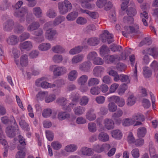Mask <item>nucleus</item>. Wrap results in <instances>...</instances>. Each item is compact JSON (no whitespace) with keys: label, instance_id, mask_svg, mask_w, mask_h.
Wrapping results in <instances>:
<instances>
[{"label":"nucleus","instance_id":"obj_1","mask_svg":"<svg viewBox=\"0 0 158 158\" xmlns=\"http://www.w3.org/2000/svg\"><path fill=\"white\" fill-rule=\"evenodd\" d=\"M59 12L61 15L66 14L72 9V6L71 3L68 0L59 2L58 4Z\"/></svg>","mask_w":158,"mask_h":158},{"label":"nucleus","instance_id":"obj_2","mask_svg":"<svg viewBox=\"0 0 158 158\" xmlns=\"http://www.w3.org/2000/svg\"><path fill=\"white\" fill-rule=\"evenodd\" d=\"M49 69L53 71V75L56 77L60 76L67 72V69L65 67L57 66L55 65L51 66Z\"/></svg>","mask_w":158,"mask_h":158},{"label":"nucleus","instance_id":"obj_3","mask_svg":"<svg viewBox=\"0 0 158 158\" xmlns=\"http://www.w3.org/2000/svg\"><path fill=\"white\" fill-rule=\"evenodd\" d=\"M100 39L103 42H107L109 44L114 41L113 36L107 30H104L103 33L100 36Z\"/></svg>","mask_w":158,"mask_h":158},{"label":"nucleus","instance_id":"obj_4","mask_svg":"<svg viewBox=\"0 0 158 158\" xmlns=\"http://www.w3.org/2000/svg\"><path fill=\"white\" fill-rule=\"evenodd\" d=\"M28 12V10L27 7H22L19 10H15L14 13V15L16 17L21 18L20 19V21L22 22L25 20L24 16L26 14H27Z\"/></svg>","mask_w":158,"mask_h":158},{"label":"nucleus","instance_id":"obj_5","mask_svg":"<svg viewBox=\"0 0 158 158\" xmlns=\"http://www.w3.org/2000/svg\"><path fill=\"white\" fill-rule=\"evenodd\" d=\"M110 147L109 144L104 143L101 145L97 144L94 146L93 149L95 152L100 153L104 151L108 150Z\"/></svg>","mask_w":158,"mask_h":158},{"label":"nucleus","instance_id":"obj_6","mask_svg":"<svg viewBox=\"0 0 158 158\" xmlns=\"http://www.w3.org/2000/svg\"><path fill=\"white\" fill-rule=\"evenodd\" d=\"M108 101L114 102L118 106L120 107L123 106L125 105L124 100L117 96H113L110 97L108 98Z\"/></svg>","mask_w":158,"mask_h":158},{"label":"nucleus","instance_id":"obj_7","mask_svg":"<svg viewBox=\"0 0 158 158\" xmlns=\"http://www.w3.org/2000/svg\"><path fill=\"white\" fill-rule=\"evenodd\" d=\"M131 6L128 7L126 10V13L128 16L133 17L137 14L136 7L134 2H131Z\"/></svg>","mask_w":158,"mask_h":158},{"label":"nucleus","instance_id":"obj_8","mask_svg":"<svg viewBox=\"0 0 158 158\" xmlns=\"http://www.w3.org/2000/svg\"><path fill=\"white\" fill-rule=\"evenodd\" d=\"M6 132L9 137L12 138L15 135L16 133H18L19 130L17 128L15 129L14 127L10 126L6 128Z\"/></svg>","mask_w":158,"mask_h":158},{"label":"nucleus","instance_id":"obj_9","mask_svg":"<svg viewBox=\"0 0 158 158\" xmlns=\"http://www.w3.org/2000/svg\"><path fill=\"white\" fill-rule=\"evenodd\" d=\"M14 25V21L11 19L7 20L3 24V29L6 31H10L12 29Z\"/></svg>","mask_w":158,"mask_h":158},{"label":"nucleus","instance_id":"obj_10","mask_svg":"<svg viewBox=\"0 0 158 158\" xmlns=\"http://www.w3.org/2000/svg\"><path fill=\"white\" fill-rule=\"evenodd\" d=\"M19 47L21 51H23L25 50L29 51L32 47V43L31 41H26L20 43L19 45Z\"/></svg>","mask_w":158,"mask_h":158},{"label":"nucleus","instance_id":"obj_11","mask_svg":"<svg viewBox=\"0 0 158 158\" xmlns=\"http://www.w3.org/2000/svg\"><path fill=\"white\" fill-rule=\"evenodd\" d=\"M91 65V63L90 61H85L79 65V69L82 71L87 72L89 70Z\"/></svg>","mask_w":158,"mask_h":158},{"label":"nucleus","instance_id":"obj_12","mask_svg":"<svg viewBox=\"0 0 158 158\" xmlns=\"http://www.w3.org/2000/svg\"><path fill=\"white\" fill-rule=\"evenodd\" d=\"M103 124L105 128L109 130L113 129L114 127V123L111 119H105L103 121Z\"/></svg>","mask_w":158,"mask_h":158},{"label":"nucleus","instance_id":"obj_13","mask_svg":"<svg viewBox=\"0 0 158 158\" xmlns=\"http://www.w3.org/2000/svg\"><path fill=\"white\" fill-rule=\"evenodd\" d=\"M104 71V68L100 66H96L93 70V73L96 77H101L102 73Z\"/></svg>","mask_w":158,"mask_h":158},{"label":"nucleus","instance_id":"obj_14","mask_svg":"<svg viewBox=\"0 0 158 158\" xmlns=\"http://www.w3.org/2000/svg\"><path fill=\"white\" fill-rule=\"evenodd\" d=\"M56 103L59 105L63 106V110L69 111L70 109L66 105L67 103L66 99L64 97H60L58 98L56 100Z\"/></svg>","mask_w":158,"mask_h":158},{"label":"nucleus","instance_id":"obj_15","mask_svg":"<svg viewBox=\"0 0 158 158\" xmlns=\"http://www.w3.org/2000/svg\"><path fill=\"white\" fill-rule=\"evenodd\" d=\"M17 148L19 151L16 155V158H24L25 156L26 148L25 146H18Z\"/></svg>","mask_w":158,"mask_h":158},{"label":"nucleus","instance_id":"obj_16","mask_svg":"<svg viewBox=\"0 0 158 158\" xmlns=\"http://www.w3.org/2000/svg\"><path fill=\"white\" fill-rule=\"evenodd\" d=\"M125 29L127 30L128 34L137 33L139 31V26L138 25L135 24L133 26L125 27Z\"/></svg>","mask_w":158,"mask_h":158},{"label":"nucleus","instance_id":"obj_17","mask_svg":"<svg viewBox=\"0 0 158 158\" xmlns=\"http://www.w3.org/2000/svg\"><path fill=\"white\" fill-rule=\"evenodd\" d=\"M85 117L86 119L90 121L95 120L96 118V115L94 112V109H90L88 110L86 114Z\"/></svg>","mask_w":158,"mask_h":158},{"label":"nucleus","instance_id":"obj_18","mask_svg":"<svg viewBox=\"0 0 158 158\" xmlns=\"http://www.w3.org/2000/svg\"><path fill=\"white\" fill-rule=\"evenodd\" d=\"M19 39L17 36L15 35L10 36L7 39L8 44L10 45H14L18 43Z\"/></svg>","mask_w":158,"mask_h":158},{"label":"nucleus","instance_id":"obj_19","mask_svg":"<svg viewBox=\"0 0 158 158\" xmlns=\"http://www.w3.org/2000/svg\"><path fill=\"white\" fill-rule=\"evenodd\" d=\"M85 41L87 42L88 44L91 46H95L98 44L99 43V40L96 37L90 38L88 39H85Z\"/></svg>","mask_w":158,"mask_h":158},{"label":"nucleus","instance_id":"obj_20","mask_svg":"<svg viewBox=\"0 0 158 158\" xmlns=\"http://www.w3.org/2000/svg\"><path fill=\"white\" fill-rule=\"evenodd\" d=\"M40 26V25L39 22L34 21L27 27V30L29 31H32L37 29Z\"/></svg>","mask_w":158,"mask_h":158},{"label":"nucleus","instance_id":"obj_21","mask_svg":"<svg viewBox=\"0 0 158 158\" xmlns=\"http://www.w3.org/2000/svg\"><path fill=\"white\" fill-rule=\"evenodd\" d=\"M88 79V76L86 75H83L80 76L78 79L77 82L79 85L82 86L86 83Z\"/></svg>","mask_w":158,"mask_h":158},{"label":"nucleus","instance_id":"obj_22","mask_svg":"<svg viewBox=\"0 0 158 158\" xmlns=\"http://www.w3.org/2000/svg\"><path fill=\"white\" fill-rule=\"evenodd\" d=\"M78 13L76 11H72L69 13L66 17L67 19L69 21L74 20L77 17Z\"/></svg>","mask_w":158,"mask_h":158},{"label":"nucleus","instance_id":"obj_23","mask_svg":"<svg viewBox=\"0 0 158 158\" xmlns=\"http://www.w3.org/2000/svg\"><path fill=\"white\" fill-rule=\"evenodd\" d=\"M48 95L47 92H39L36 96L35 100L37 102H39L43 100L44 98Z\"/></svg>","mask_w":158,"mask_h":158},{"label":"nucleus","instance_id":"obj_24","mask_svg":"<svg viewBox=\"0 0 158 158\" xmlns=\"http://www.w3.org/2000/svg\"><path fill=\"white\" fill-rule=\"evenodd\" d=\"M56 34L55 30L50 29L47 30L45 33V37L49 40H53V37Z\"/></svg>","mask_w":158,"mask_h":158},{"label":"nucleus","instance_id":"obj_25","mask_svg":"<svg viewBox=\"0 0 158 158\" xmlns=\"http://www.w3.org/2000/svg\"><path fill=\"white\" fill-rule=\"evenodd\" d=\"M20 63L22 66H26L28 65V59L27 55L26 54H23L20 57Z\"/></svg>","mask_w":158,"mask_h":158},{"label":"nucleus","instance_id":"obj_26","mask_svg":"<svg viewBox=\"0 0 158 158\" xmlns=\"http://www.w3.org/2000/svg\"><path fill=\"white\" fill-rule=\"evenodd\" d=\"M85 110V109L84 107L80 106H77L73 109L74 114L78 116H80L83 114Z\"/></svg>","mask_w":158,"mask_h":158},{"label":"nucleus","instance_id":"obj_27","mask_svg":"<svg viewBox=\"0 0 158 158\" xmlns=\"http://www.w3.org/2000/svg\"><path fill=\"white\" fill-rule=\"evenodd\" d=\"M70 116V114L66 112L60 111L58 113L57 118L59 120L62 121L68 118Z\"/></svg>","mask_w":158,"mask_h":158},{"label":"nucleus","instance_id":"obj_28","mask_svg":"<svg viewBox=\"0 0 158 158\" xmlns=\"http://www.w3.org/2000/svg\"><path fill=\"white\" fill-rule=\"evenodd\" d=\"M100 82L99 80L96 78L91 77L90 78L87 82L89 86L90 87L98 85Z\"/></svg>","mask_w":158,"mask_h":158},{"label":"nucleus","instance_id":"obj_29","mask_svg":"<svg viewBox=\"0 0 158 158\" xmlns=\"http://www.w3.org/2000/svg\"><path fill=\"white\" fill-rule=\"evenodd\" d=\"M98 138L101 141L105 142L109 140V136L106 133L101 132L98 135Z\"/></svg>","mask_w":158,"mask_h":158},{"label":"nucleus","instance_id":"obj_30","mask_svg":"<svg viewBox=\"0 0 158 158\" xmlns=\"http://www.w3.org/2000/svg\"><path fill=\"white\" fill-rule=\"evenodd\" d=\"M112 136L115 139H119L122 137V134L120 130H115L111 131Z\"/></svg>","mask_w":158,"mask_h":158},{"label":"nucleus","instance_id":"obj_31","mask_svg":"<svg viewBox=\"0 0 158 158\" xmlns=\"http://www.w3.org/2000/svg\"><path fill=\"white\" fill-rule=\"evenodd\" d=\"M52 50L53 52L56 53H62L65 52L64 48L60 45H57L53 47Z\"/></svg>","mask_w":158,"mask_h":158},{"label":"nucleus","instance_id":"obj_32","mask_svg":"<svg viewBox=\"0 0 158 158\" xmlns=\"http://www.w3.org/2000/svg\"><path fill=\"white\" fill-rule=\"evenodd\" d=\"M83 55L79 54L74 56L72 59L73 64H76L82 61L84 59Z\"/></svg>","mask_w":158,"mask_h":158},{"label":"nucleus","instance_id":"obj_33","mask_svg":"<svg viewBox=\"0 0 158 158\" xmlns=\"http://www.w3.org/2000/svg\"><path fill=\"white\" fill-rule=\"evenodd\" d=\"M77 75L78 73L76 70H72L69 73L68 79L70 81H73L77 78Z\"/></svg>","mask_w":158,"mask_h":158},{"label":"nucleus","instance_id":"obj_34","mask_svg":"<svg viewBox=\"0 0 158 158\" xmlns=\"http://www.w3.org/2000/svg\"><path fill=\"white\" fill-rule=\"evenodd\" d=\"M51 45L49 43H44L40 44L38 46L39 50L42 51L48 50L51 48Z\"/></svg>","mask_w":158,"mask_h":158},{"label":"nucleus","instance_id":"obj_35","mask_svg":"<svg viewBox=\"0 0 158 158\" xmlns=\"http://www.w3.org/2000/svg\"><path fill=\"white\" fill-rule=\"evenodd\" d=\"M83 49V47L82 46H78L71 49L69 51V53L72 55L79 53L82 51Z\"/></svg>","mask_w":158,"mask_h":158},{"label":"nucleus","instance_id":"obj_36","mask_svg":"<svg viewBox=\"0 0 158 158\" xmlns=\"http://www.w3.org/2000/svg\"><path fill=\"white\" fill-rule=\"evenodd\" d=\"M32 11L34 15L37 18H40L42 16V11L39 7H35L33 9Z\"/></svg>","mask_w":158,"mask_h":158},{"label":"nucleus","instance_id":"obj_37","mask_svg":"<svg viewBox=\"0 0 158 158\" xmlns=\"http://www.w3.org/2000/svg\"><path fill=\"white\" fill-rule=\"evenodd\" d=\"M147 132L146 129L144 127H141L137 130V135L138 137H143Z\"/></svg>","mask_w":158,"mask_h":158},{"label":"nucleus","instance_id":"obj_38","mask_svg":"<svg viewBox=\"0 0 158 158\" xmlns=\"http://www.w3.org/2000/svg\"><path fill=\"white\" fill-rule=\"evenodd\" d=\"M143 74L145 77L149 78L151 77L152 74V71L148 67H144L143 68Z\"/></svg>","mask_w":158,"mask_h":158},{"label":"nucleus","instance_id":"obj_39","mask_svg":"<svg viewBox=\"0 0 158 158\" xmlns=\"http://www.w3.org/2000/svg\"><path fill=\"white\" fill-rule=\"evenodd\" d=\"M135 123L132 117V118H126L123 120V124L125 126L134 125Z\"/></svg>","mask_w":158,"mask_h":158},{"label":"nucleus","instance_id":"obj_40","mask_svg":"<svg viewBox=\"0 0 158 158\" xmlns=\"http://www.w3.org/2000/svg\"><path fill=\"white\" fill-rule=\"evenodd\" d=\"M77 149V146L74 144L68 145L65 148V150L69 152H73L76 150Z\"/></svg>","mask_w":158,"mask_h":158},{"label":"nucleus","instance_id":"obj_41","mask_svg":"<svg viewBox=\"0 0 158 158\" xmlns=\"http://www.w3.org/2000/svg\"><path fill=\"white\" fill-rule=\"evenodd\" d=\"M82 154L88 156H90L93 153L92 149L86 147H83L81 149Z\"/></svg>","mask_w":158,"mask_h":158},{"label":"nucleus","instance_id":"obj_42","mask_svg":"<svg viewBox=\"0 0 158 158\" xmlns=\"http://www.w3.org/2000/svg\"><path fill=\"white\" fill-rule=\"evenodd\" d=\"M136 98L133 95H131L127 98V105L128 106H131L133 105L136 102Z\"/></svg>","mask_w":158,"mask_h":158},{"label":"nucleus","instance_id":"obj_43","mask_svg":"<svg viewBox=\"0 0 158 158\" xmlns=\"http://www.w3.org/2000/svg\"><path fill=\"white\" fill-rule=\"evenodd\" d=\"M132 117L135 123L136 120L143 122L145 120V118L144 115L141 114H134L132 116Z\"/></svg>","mask_w":158,"mask_h":158},{"label":"nucleus","instance_id":"obj_44","mask_svg":"<svg viewBox=\"0 0 158 158\" xmlns=\"http://www.w3.org/2000/svg\"><path fill=\"white\" fill-rule=\"evenodd\" d=\"M46 16L50 18H54L57 15L56 11L53 9H50L46 13Z\"/></svg>","mask_w":158,"mask_h":158},{"label":"nucleus","instance_id":"obj_45","mask_svg":"<svg viewBox=\"0 0 158 158\" xmlns=\"http://www.w3.org/2000/svg\"><path fill=\"white\" fill-rule=\"evenodd\" d=\"M110 102L107 106L108 110L110 112H114L117 110V105L113 102Z\"/></svg>","mask_w":158,"mask_h":158},{"label":"nucleus","instance_id":"obj_46","mask_svg":"<svg viewBox=\"0 0 158 158\" xmlns=\"http://www.w3.org/2000/svg\"><path fill=\"white\" fill-rule=\"evenodd\" d=\"M65 19L64 17L60 15L56 17L53 22V26H56L58 25Z\"/></svg>","mask_w":158,"mask_h":158},{"label":"nucleus","instance_id":"obj_47","mask_svg":"<svg viewBox=\"0 0 158 158\" xmlns=\"http://www.w3.org/2000/svg\"><path fill=\"white\" fill-rule=\"evenodd\" d=\"M56 99V96L54 94H51L48 96H46L45 98V101L47 103L51 102Z\"/></svg>","mask_w":158,"mask_h":158},{"label":"nucleus","instance_id":"obj_48","mask_svg":"<svg viewBox=\"0 0 158 158\" xmlns=\"http://www.w3.org/2000/svg\"><path fill=\"white\" fill-rule=\"evenodd\" d=\"M118 81L120 80L123 82H126L127 83H129L130 82V80L129 77L127 75L121 74L119 75Z\"/></svg>","mask_w":158,"mask_h":158},{"label":"nucleus","instance_id":"obj_49","mask_svg":"<svg viewBox=\"0 0 158 158\" xmlns=\"http://www.w3.org/2000/svg\"><path fill=\"white\" fill-rule=\"evenodd\" d=\"M134 20L133 18L130 16H125L123 19V22L125 23L128 24L133 23Z\"/></svg>","mask_w":158,"mask_h":158},{"label":"nucleus","instance_id":"obj_50","mask_svg":"<svg viewBox=\"0 0 158 158\" xmlns=\"http://www.w3.org/2000/svg\"><path fill=\"white\" fill-rule=\"evenodd\" d=\"M89 101V98L87 96H83L80 99L79 104L81 106L86 105Z\"/></svg>","mask_w":158,"mask_h":158},{"label":"nucleus","instance_id":"obj_51","mask_svg":"<svg viewBox=\"0 0 158 158\" xmlns=\"http://www.w3.org/2000/svg\"><path fill=\"white\" fill-rule=\"evenodd\" d=\"M52 59L55 63H59L62 61L63 58L62 55L56 54L53 56Z\"/></svg>","mask_w":158,"mask_h":158},{"label":"nucleus","instance_id":"obj_52","mask_svg":"<svg viewBox=\"0 0 158 158\" xmlns=\"http://www.w3.org/2000/svg\"><path fill=\"white\" fill-rule=\"evenodd\" d=\"M123 114V112L120 109H118L117 111L115 112L112 115V118L115 120L116 118L121 117Z\"/></svg>","mask_w":158,"mask_h":158},{"label":"nucleus","instance_id":"obj_53","mask_svg":"<svg viewBox=\"0 0 158 158\" xmlns=\"http://www.w3.org/2000/svg\"><path fill=\"white\" fill-rule=\"evenodd\" d=\"M91 94L94 95H97L100 93V89L98 86L92 87L90 90Z\"/></svg>","mask_w":158,"mask_h":158},{"label":"nucleus","instance_id":"obj_54","mask_svg":"<svg viewBox=\"0 0 158 158\" xmlns=\"http://www.w3.org/2000/svg\"><path fill=\"white\" fill-rule=\"evenodd\" d=\"M52 114V110L50 108H47L43 110L42 115L44 118H47L49 117Z\"/></svg>","mask_w":158,"mask_h":158},{"label":"nucleus","instance_id":"obj_55","mask_svg":"<svg viewBox=\"0 0 158 158\" xmlns=\"http://www.w3.org/2000/svg\"><path fill=\"white\" fill-rule=\"evenodd\" d=\"M89 131L91 132H94L96 131V125L94 123H90L88 124Z\"/></svg>","mask_w":158,"mask_h":158},{"label":"nucleus","instance_id":"obj_56","mask_svg":"<svg viewBox=\"0 0 158 158\" xmlns=\"http://www.w3.org/2000/svg\"><path fill=\"white\" fill-rule=\"evenodd\" d=\"M116 59L117 58L113 55H107L105 57L106 62L108 64L113 63L115 61Z\"/></svg>","mask_w":158,"mask_h":158},{"label":"nucleus","instance_id":"obj_57","mask_svg":"<svg viewBox=\"0 0 158 158\" xmlns=\"http://www.w3.org/2000/svg\"><path fill=\"white\" fill-rule=\"evenodd\" d=\"M108 74L109 75L114 77V79L115 81H118L119 75L116 72L113 70H111L109 72Z\"/></svg>","mask_w":158,"mask_h":158},{"label":"nucleus","instance_id":"obj_58","mask_svg":"<svg viewBox=\"0 0 158 158\" xmlns=\"http://www.w3.org/2000/svg\"><path fill=\"white\" fill-rule=\"evenodd\" d=\"M131 153L134 158H138L139 156V151L138 148L133 149L131 151Z\"/></svg>","mask_w":158,"mask_h":158},{"label":"nucleus","instance_id":"obj_59","mask_svg":"<svg viewBox=\"0 0 158 158\" xmlns=\"http://www.w3.org/2000/svg\"><path fill=\"white\" fill-rule=\"evenodd\" d=\"M127 84H123L122 85L118 90V93L119 94L122 95L124 93L125 91L127 89Z\"/></svg>","mask_w":158,"mask_h":158},{"label":"nucleus","instance_id":"obj_60","mask_svg":"<svg viewBox=\"0 0 158 158\" xmlns=\"http://www.w3.org/2000/svg\"><path fill=\"white\" fill-rule=\"evenodd\" d=\"M19 125L23 128L25 129L27 131L30 130V128L28 127V124L23 120H21L19 122Z\"/></svg>","mask_w":158,"mask_h":158},{"label":"nucleus","instance_id":"obj_61","mask_svg":"<svg viewBox=\"0 0 158 158\" xmlns=\"http://www.w3.org/2000/svg\"><path fill=\"white\" fill-rule=\"evenodd\" d=\"M130 54V52L129 51V49H125L124 50V52H122L121 54V59L123 60H126Z\"/></svg>","mask_w":158,"mask_h":158},{"label":"nucleus","instance_id":"obj_62","mask_svg":"<svg viewBox=\"0 0 158 158\" xmlns=\"http://www.w3.org/2000/svg\"><path fill=\"white\" fill-rule=\"evenodd\" d=\"M93 63L95 65H102L103 61L101 58L97 56L93 61Z\"/></svg>","mask_w":158,"mask_h":158},{"label":"nucleus","instance_id":"obj_63","mask_svg":"<svg viewBox=\"0 0 158 158\" xmlns=\"http://www.w3.org/2000/svg\"><path fill=\"white\" fill-rule=\"evenodd\" d=\"M109 51L108 48L106 46L102 45L100 49V54L102 56H103L105 54H106Z\"/></svg>","mask_w":158,"mask_h":158},{"label":"nucleus","instance_id":"obj_64","mask_svg":"<svg viewBox=\"0 0 158 158\" xmlns=\"http://www.w3.org/2000/svg\"><path fill=\"white\" fill-rule=\"evenodd\" d=\"M51 145L54 149L56 150L59 149L62 147L61 144L58 141L53 142Z\"/></svg>","mask_w":158,"mask_h":158}]
</instances>
